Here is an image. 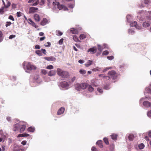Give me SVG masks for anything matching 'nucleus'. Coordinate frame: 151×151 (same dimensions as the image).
<instances>
[{"mask_svg":"<svg viewBox=\"0 0 151 151\" xmlns=\"http://www.w3.org/2000/svg\"><path fill=\"white\" fill-rule=\"evenodd\" d=\"M57 73L59 76L63 78H68L70 76L68 71L63 70L60 68L57 69Z\"/></svg>","mask_w":151,"mask_h":151,"instance_id":"1","label":"nucleus"},{"mask_svg":"<svg viewBox=\"0 0 151 151\" xmlns=\"http://www.w3.org/2000/svg\"><path fill=\"white\" fill-rule=\"evenodd\" d=\"M23 65L24 68L25 70L27 69L29 70H36L37 68L34 65L31 64L29 62H24Z\"/></svg>","mask_w":151,"mask_h":151,"instance_id":"2","label":"nucleus"},{"mask_svg":"<svg viewBox=\"0 0 151 151\" xmlns=\"http://www.w3.org/2000/svg\"><path fill=\"white\" fill-rule=\"evenodd\" d=\"M52 4L54 6H57L58 9L60 10L64 11L68 10V9L66 6L64 5L60 4L58 2L55 1V2H53Z\"/></svg>","mask_w":151,"mask_h":151,"instance_id":"3","label":"nucleus"},{"mask_svg":"<svg viewBox=\"0 0 151 151\" xmlns=\"http://www.w3.org/2000/svg\"><path fill=\"white\" fill-rule=\"evenodd\" d=\"M108 75L113 80L116 79L118 76L117 74L113 70L109 71L108 73Z\"/></svg>","mask_w":151,"mask_h":151,"instance_id":"4","label":"nucleus"},{"mask_svg":"<svg viewBox=\"0 0 151 151\" xmlns=\"http://www.w3.org/2000/svg\"><path fill=\"white\" fill-rule=\"evenodd\" d=\"M26 127L25 123L23 122H20V126L19 128L20 132L21 133L23 132L25 130Z\"/></svg>","mask_w":151,"mask_h":151,"instance_id":"5","label":"nucleus"},{"mask_svg":"<svg viewBox=\"0 0 151 151\" xmlns=\"http://www.w3.org/2000/svg\"><path fill=\"white\" fill-rule=\"evenodd\" d=\"M50 21L45 18H43L40 23V24L42 26H45L49 23Z\"/></svg>","mask_w":151,"mask_h":151,"instance_id":"6","label":"nucleus"},{"mask_svg":"<svg viewBox=\"0 0 151 151\" xmlns=\"http://www.w3.org/2000/svg\"><path fill=\"white\" fill-rule=\"evenodd\" d=\"M38 8L34 7H30L29 9V14H33L37 12Z\"/></svg>","mask_w":151,"mask_h":151,"instance_id":"7","label":"nucleus"},{"mask_svg":"<svg viewBox=\"0 0 151 151\" xmlns=\"http://www.w3.org/2000/svg\"><path fill=\"white\" fill-rule=\"evenodd\" d=\"M96 51V49L95 47H93L88 49V52H90L91 53L94 54Z\"/></svg>","mask_w":151,"mask_h":151,"instance_id":"8","label":"nucleus"},{"mask_svg":"<svg viewBox=\"0 0 151 151\" xmlns=\"http://www.w3.org/2000/svg\"><path fill=\"white\" fill-rule=\"evenodd\" d=\"M20 124V122L14 125L13 129V130L14 131H16L18 130V129H19Z\"/></svg>","mask_w":151,"mask_h":151,"instance_id":"9","label":"nucleus"},{"mask_svg":"<svg viewBox=\"0 0 151 151\" xmlns=\"http://www.w3.org/2000/svg\"><path fill=\"white\" fill-rule=\"evenodd\" d=\"M65 111V108L63 107H61L59 109L57 112V115H60L63 114Z\"/></svg>","mask_w":151,"mask_h":151,"instance_id":"10","label":"nucleus"},{"mask_svg":"<svg viewBox=\"0 0 151 151\" xmlns=\"http://www.w3.org/2000/svg\"><path fill=\"white\" fill-rule=\"evenodd\" d=\"M61 86L63 88H66L68 86V83L66 81H63L61 83Z\"/></svg>","mask_w":151,"mask_h":151,"instance_id":"11","label":"nucleus"},{"mask_svg":"<svg viewBox=\"0 0 151 151\" xmlns=\"http://www.w3.org/2000/svg\"><path fill=\"white\" fill-rule=\"evenodd\" d=\"M44 59L48 61H53L55 60V58L53 56L45 57Z\"/></svg>","mask_w":151,"mask_h":151,"instance_id":"12","label":"nucleus"},{"mask_svg":"<svg viewBox=\"0 0 151 151\" xmlns=\"http://www.w3.org/2000/svg\"><path fill=\"white\" fill-rule=\"evenodd\" d=\"M34 17L36 22H39L40 21V17L38 14H35L34 16Z\"/></svg>","mask_w":151,"mask_h":151,"instance_id":"13","label":"nucleus"},{"mask_svg":"<svg viewBox=\"0 0 151 151\" xmlns=\"http://www.w3.org/2000/svg\"><path fill=\"white\" fill-rule=\"evenodd\" d=\"M56 74V71L55 70H50L48 73V76H55Z\"/></svg>","mask_w":151,"mask_h":151,"instance_id":"14","label":"nucleus"},{"mask_svg":"<svg viewBox=\"0 0 151 151\" xmlns=\"http://www.w3.org/2000/svg\"><path fill=\"white\" fill-rule=\"evenodd\" d=\"M70 32L73 34H77L78 33V32L77 29L73 28L70 29Z\"/></svg>","mask_w":151,"mask_h":151,"instance_id":"15","label":"nucleus"},{"mask_svg":"<svg viewBox=\"0 0 151 151\" xmlns=\"http://www.w3.org/2000/svg\"><path fill=\"white\" fill-rule=\"evenodd\" d=\"M143 105L146 107H151V102H150L147 101H145L143 102Z\"/></svg>","mask_w":151,"mask_h":151,"instance_id":"16","label":"nucleus"},{"mask_svg":"<svg viewBox=\"0 0 151 151\" xmlns=\"http://www.w3.org/2000/svg\"><path fill=\"white\" fill-rule=\"evenodd\" d=\"M96 144L98 145L99 147L100 148H103V142L102 141L99 140L96 143Z\"/></svg>","mask_w":151,"mask_h":151,"instance_id":"17","label":"nucleus"},{"mask_svg":"<svg viewBox=\"0 0 151 151\" xmlns=\"http://www.w3.org/2000/svg\"><path fill=\"white\" fill-rule=\"evenodd\" d=\"M81 89H85L88 87V84L87 83H84L81 84Z\"/></svg>","mask_w":151,"mask_h":151,"instance_id":"18","label":"nucleus"},{"mask_svg":"<svg viewBox=\"0 0 151 151\" xmlns=\"http://www.w3.org/2000/svg\"><path fill=\"white\" fill-rule=\"evenodd\" d=\"M150 23L149 22L146 21L144 22L142 24L143 27H147L150 26Z\"/></svg>","mask_w":151,"mask_h":151,"instance_id":"19","label":"nucleus"},{"mask_svg":"<svg viewBox=\"0 0 151 151\" xmlns=\"http://www.w3.org/2000/svg\"><path fill=\"white\" fill-rule=\"evenodd\" d=\"M75 89L78 91H80L81 89V84L77 83L75 85Z\"/></svg>","mask_w":151,"mask_h":151,"instance_id":"20","label":"nucleus"},{"mask_svg":"<svg viewBox=\"0 0 151 151\" xmlns=\"http://www.w3.org/2000/svg\"><path fill=\"white\" fill-rule=\"evenodd\" d=\"M111 139L113 140H116L117 139L118 135L117 134H113L111 135Z\"/></svg>","mask_w":151,"mask_h":151,"instance_id":"21","label":"nucleus"},{"mask_svg":"<svg viewBox=\"0 0 151 151\" xmlns=\"http://www.w3.org/2000/svg\"><path fill=\"white\" fill-rule=\"evenodd\" d=\"M88 90L90 92H92L94 90V88L91 85L88 86Z\"/></svg>","mask_w":151,"mask_h":151,"instance_id":"22","label":"nucleus"},{"mask_svg":"<svg viewBox=\"0 0 151 151\" xmlns=\"http://www.w3.org/2000/svg\"><path fill=\"white\" fill-rule=\"evenodd\" d=\"M29 134L26 133H24L22 134H20L18 135V137H28L29 136Z\"/></svg>","mask_w":151,"mask_h":151,"instance_id":"23","label":"nucleus"},{"mask_svg":"<svg viewBox=\"0 0 151 151\" xmlns=\"http://www.w3.org/2000/svg\"><path fill=\"white\" fill-rule=\"evenodd\" d=\"M92 64V61L90 60H88V62L85 64V65L86 67H88L91 65Z\"/></svg>","mask_w":151,"mask_h":151,"instance_id":"24","label":"nucleus"},{"mask_svg":"<svg viewBox=\"0 0 151 151\" xmlns=\"http://www.w3.org/2000/svg\"><path fill=\"white\" fill-rule=\"evenodd\" d=\"M56 35L58 36H61L63 35V33L60 31L57 30L56 31Z\"/></svg>","mask_w":151,"mask_h":151,"instance_id":"25","label":"nucleus"},{"mask_svg":"<svg viewBox=\"0 0 151 151\" xmlns=\"http://www.w3.org/2000/svg\"><path fill=\"white\" fill-rule=\"evenodd\" d=\"M27 130L29 132H33L34 131L35 128L33 127H31L28 128Z\"/></svg>","mask_w":151,"mask_h":151,"instance_id":"26","label":"nucleus"},{"mask_svg":"<svg viewBox=\"0 0 151 151\" xmlns=\"http://www.w3.org/2000/svg\"><path fill=\"white\" fill-rule=\"evenodd\" d=\"M134 136L132 134H130L128 137V139L130 141L134 139Z\"/></svg>","mask_w":151,"mask_h":151,"instance_id":"27","label":"nucleus"},{"mask_svg":"<svg viewBox=\"0 0 151 151\" xmlns=\"http://www.w3.org/2000/svg\"><path fill=\"white\" fill-rule=\"evenodd\" d=\"M35 52L37 55L39 56H41L42 55V50H36Z\"/></svg>","mask_w":151,"mask_h":151,"instance_id":"28","label":"nucleus"},{"mask_svg":"<svg viewBox=\"0 0 151 151\" xmlns=\"http://www.w3.org/2000/svg\"><path fill=\"white\" fill-rule=\"evenodd\" d=\"M103 140L104 141L105 143L107 145L109 144V142L108 138L106 137H104L103 139Z\"/></svg>","mask_w":151,"mask_h":151,"instance_id":"29","label":"nucleus"},{"mask_svg":"<svg viewBox=\"0 0 151 151\" xmlns=\"http://www.w3.org/2000/svg\"><path fill=\"white\" fill-rule=\"evenodd\" d=\"M86 37V35L83 34L81 35L79 37V38L80 40H83Z\"/></svg>","mask_w":151,"mask_h":151,"instance_id":"30","label":"nucleus"},{"mask_svg":"<svg viewBox=\"0 0 151 151\" xmlns=\"http://www.w3.org/2000/svg\"><path fill=\"white\" fill-rule=\"evenodd\" d=\"M138 147L140 149H142L144 147L145 145L144 144L142 143L139 145Z\"/></svg>","mask_w":151,"mask_h":151,"instance_id":"31","label":"nucleus"},{"mask_svg":"<svg viewBox=\"0 0 151 151\" xmlns=\"http://www.w3.org/2000/svg\"><path fill=\"white\" fill-rule=\"evenodd\" d=\"M73 39L75 42H78L79 40L78 37L76 35L73 36Z\"/></svg>","mask_w":151,"mask_h":151,"instance_id":"32","label":"nucleus"},{"mask_svg":"<svg viewBox=\"0 0 151 151\" xmlns=\"http://www.w3.org/2000/svg\"><path fill=\"white\" fill-rule=\"evenodd\" d=\"M35 3L32 5V6H36L40 3V1L39 0H35Z\"/></svg>","mask_w":151,"mask_h":151,"instance_id":"33","label":"nucleus"},{"mask_svg":"<svg viewBox=\"0 0 151 151\" xmlns=\"http://www.w3.org/2000/svg\"><path fill=\"white\" fill-rule=\"evenodd\" d=\"M4 7H2L0 9V14H4Z\"/></svg>","mask_w":151,"mask_h":151,"instance_id":"34","label":"nucleus"},{"mask_svg":"<svg viewBox=\"0 0 151 151\" xmlns=\"http://www.w3.org/2000/svg\"><path fill=\"white\" fill-rule=\"evenodd\" d=\"M91 84L93 86L96 87V86H98V85H96V84H95V81L94 80H92L91 81Z\"/></svg>","mask_w":151,"mask_h":151,"instance_id":"35","label":"nucleus"},{"mask_svg":"<svg viewBox=\"0 0 151 151\" xmlns=\"http://www.w3.org/2000/svg\"><path fill=\"white\" fill-rule=\"evenodd\" d=\"M79 72L80 73L82 74H85L86 73V71L84 70H79Z\"/></svg>","mask_w":151,"mask_h":151,"instance_id":"36","label":"nucleus"},{"mask_svg":"<svg viewBox=\"0 0 151 151\" xmlns=\"http://www.w3.org/2000/svg\"><path fill=\"white\" fill-rule=\"evenodd\" d=\"M11 5V3L10 2L7 1V4L6 5H5V7L6 8H8Z\"/></svg>","mask_w":151,"mask_h":151,"instance_id":"37","label":"nucleus"},{"mask_svg":"<svg viewBox=\"0 0 151 151\" xmlns=\"http://www.w3.org/2000/svg\"><path fill=\"white\" fill-rule=\"evenodd\" d=\"M144 2L145 4H148L151 3L150 1L149 0H144Z\"/></svg>","mask_w":151,"mask_h":151,"instance_id":"38","label":"nucleus"},{"mask_svg":"<svg viewBox=\"0 0 151 151\" xmlns=\"http://www.w3.org/2000/svg\"><path fill=\"white\" fill-rule=\"evenodd\" d=\"M98 50L100 52H101L103 49V47H102L101 46L99 45H98Z\"/></svg>","mask_w":151,"mask_h":151,"instance_id":"39","label":"nucleus"},{"mask_svg":"<svg viewBox=\"0 0 151 151\" xmlns=\"http://www.w3.org/2000/svg\"><path fill=\"white\" fill-rule=\"evenodd\" d=\"M42 73L44 75H46L47 73V71L45 69H42L41 70Z\"/></svg>","mask_w":151,"mask_h":151,"instance_id":"40","label":"nucleus"},{"mask_svg":"<svg viewBox=\"0 0 151 151\" xmlns=\"http://www.w3.org/2000/svg\"><path fill=\"white\" fill-rule=\"evenodd\" d=\"M109 52L108 50H105L102 53V55H106L109 54Z\"/></svg>","mask_w":151,"mask_h":151,"instance_id":"41","label":"nucleus"},{"mask_svg":"<svg viewBox=\"0 0 151 151\" xmlns=\"http://www.w3.org/2000/svg\"><path fill=\"white\" fill-rule=\"evenodd\" d=\"M46 68L48 69H52L53 68V66L52 65H50L47 66Z\"/></svg>","mask_w":151,"mask_h":151,"instance_id":"42","label":"nucleus"},{"mask_svg":"<svg viewBox=\"0 0 151 151\" xmlns=\"http://www.w3.org/2000/svg\"><path fill=\"white\" fill-rule=\"evenodd\" d=\"M111 68H112L111 67H106V68L105 69H104L103 70V72H105L107 70L109 69H111Z\"/></svg>","mask_w":151,"mask_h":151,"instance_id":"43","label":"nucleus"},{"mask_svg":"<svg viewBox=\"0 0 151 151\" xmlns=\"http://www.w3.org/2000/svg\"><path fill=\"white\" fill-rule=\"evenodd\" d=\"M12 24V23L10 22H7L6 24L5 25L6 27H7L9 26H10Z\"/></svg>","mask_w":151,"mask_h":151,"instance_id":"44","label":"nucleus"},{"mask_svg":"<svg viewBox=\"0 0 151 151\" xmlns=\"http://www.w3.org/2000/svg\"><path fill=\"white\" fill-rule=\"evenodd\" d=\"M3 35V34L1 31H0V42H1L2 40V36Z\"/></svg>","mask_w":151,"mask_h":151,"instance_id":"45","label":"nucleus"},{"mask_svg":"<svg viewBox=\"0 0 151 151\" xmlns=\"http://www.w3.org/2000/svg\"><path fill=\"white\" fill-rule=\"evenodd\" d=\"M45 0H41L40 1V5H43L45 3Z\"/></svg>","mask_w":151,"mask_h":151,"instance_id":"46","label":"nucleus"},{"mask_svg":"<svg viewBox=\"0 0 151 151\" xmlns=\"http://www.w3.org/2000/svg\"><path fill=\"white\" fill-rule=\"evenodd\" d=\"M63 40L64 39L63 38H62L61 39H60V40L58 42L59 44L60 45H62L63 44Z\"/></svg>","mask_w":151,"mask_h":151,"instance_id":"47","label":"nucleus"},{"mask_svg":"<svg viewBox=\"0 0 151 151\" xmlns=\"http://www.w3.org/2000/svg\"><path fill=\"white\" fill-rule=\"evenodd\" d=\"M114 57L113 56H107V59L110 60H111L114 59Z\"/></svg>","mask_w":151,"mask_h":151,"instance_id":"48","label":"nucleus"},{"mask_svg":"<svg viewBox=\"0 0 151 151\" xmlns=\"http://www.w3.org/2000/svg\"><path fill=\"white\" fill-rule=\"evenodd\" d=\"M30 24L33 27H35L36 28H37V26H36L35 23L33 22L32 23H30Z\"/></svg>","mask_w":151,"mask_h":151,"instance_id":"49","label":"nucleus"},{"mask_svg":"<svg viewBox=\"0 0 151 151\" xmlns=\"http://www.w3.org/2000/svg\"><path fill=\"white\" fill-rule=\"evenodd\" d=\"M91 150L92 151H99L95 147H93L91 148Z\"/></svg>","mask_w":151,"mask_h":151,"instance_id":"50","label":"nucleus"},{"mask_svg":"<svg viewBox=\"0 0 151 151\" xmlns=\"http://www.w3.org/2000/svg\"><path fill=\"white\" fill-rule=\"evenodd\" d=\"M15 37H16L15 35H12L9 36V39H12L13 38Z\"/></svg>","mask_w":151,"mask_h":151,"instance_id":"51","label":"nucleus"},{"mask_svg":"<svg viewBox=\"0 0 151 151\" xmlns=\"http://www.w3.org/2000/svg\"><path fill=\"white\" fill-rule=\"evenodd\" d=\"M9 19H10L12 20V21H14V19L13 16L12 15H10L9 16Z\"/></svg>","mask_w":151,"mask_h":151,"instance_id":"52","label":"nucleus"},{"mask_svg":"<svg viewBox=\"0 0 151 151\" xmlns=\"http://www.w3.org/2000/svg\"><path fill=\"white\" fill-rule=\"evenodd\" d=\"M132 24V26H134L135 27H136L137 26V22L136 21L134 22Z\"/></svg>","mask_w":151,"mask_h":151,"instance_id":"53","label":"nucleus"},{"mask_svg":"<svg viewBox=\"0 0 151 151\" xmlns=\"http://www.w3.org/2000/svg\"><path fill=\"white\" fill-rule=\"evenodd\" d=\"M97 91L101 93H102L103 92L102 89L99 88H97Z\"/></svg>","mask_w":151,"mask_h":151,"instance_id":"54","label":"nucleus"},{"mask_svg":"<svg viewBox=\"0 0 151 151\" xmlns=\"http://www.w3.org/2000/svg\"><path fill=\"white\" fill-rule=\"evenodd\" d=\"M147 114L148 116L149 117H151V110L147 113Z\"/></svg>","mask_w":151,"mask_h":151,"instance_id":"55","label":"nucleus"},{"mask_svg":"<svg viewBox=\"0 0 151 151\" xmlns=\"http://www.w3.org/2000/svg\"><path fill=\"white\" fill-rule=\"evenodd\" d=\"M51 45V44L50 42H47L46 44L45 45L46 47H49Z\"/></svg>","mask_w":151,"mask_h":151,"instance_id":"56","label":"nucleus"},{"mask_svg":"<svg viewBox=\"0 0 151 151\" xmlns=\"http://www.w3.org/2000/svg\"><path fill=\"white\" fill-rule=\"evenodd\" d=\"M17 16L18 17H19L21 16V13L20 12H17Z\"/></svg>","mask_w":151,"mask_h":151,"instance_id":"57","label":"nucleus"},{"mask_svg":"<svg viewBox=\"0 0 151 151\" xmlns=\"http://www.w3.org/2000/svg\"><path fill=\"white\" fill-rule=\"evenodd\" d=\"M41 50H42V52L43 53L45 54H46V51L45 49H41Z\"/></svg>","mask_w":151,"mask_h":151,"instance_id":"58","label":"nucleus"},{"mask_svg":"<svg viewBox=\"0 0 151 151\" xmlns=\"http://www.w3.org/2000/svg\"><path fill=\"white\" fill-rule=\"evenodd\" d=\"M1 147L2 148V151H5V148L6 147L4 145H3L1 146Z\"/></svg>","mask_w":151,"mask_h":151,"instance_id":"59","label":"nucleus"},{"mask_svg":"<svg viewBox=\"0 0 151 151\" xmlns=\"http://www.w3.org/2000/svg\"><path fill=\"white\" fill-rule=\"evenodd\" d=\"M40 46L38 45H37L35 46V49H40Z\"/></svg>","mask_w":151,"mask_h":151,"instance_id":"60","label":"nucleus"},{"mask_svg":"<svg viewBox=\"0 0 151 151\" xmlns=\"http://www.w3.org/2000/svg\"><path fill=\"white\" fill-rule=\"evenodd\" d=\"M99 77H102L103 78H104L105 76H104L103 74H100L99 75Z\"/></svg>","mask_w":151,"mask_h":151,"instance_id":"61","label":"nucleus"},{"mask_svg":"<svg viewBox=\"0 0 151 151\" xmlns=\"http://www.w3.org/2000/svg\"><path fill=\"white\" fill-rule=\"evenodd\" d=\"M5 137V136H4L3 137H0V142H2L3 140H4L3 142H4Z\"/></svg>","mask_w":151,"mask_h":151,"instance_id":"62","label":"nucleus"},{"mask_svg":"<svg viewBox=\"0 0 151 151\" xmlns=\"http://www.w3.org/2000/svg\"><path fill=\"white\" fill-rule=\"evenodd\" d=\"M26 141H23L21 143L23 145H25L26 144Z\"/></svg>","mask_w":151,"mask_h":151,"instance_id":"63","label":"nucleus"},{"mask_svg":"<svg viewBox=\"0 0 151 151\" xmlns=\"http://www.w3.org/2000/svg\"><path fill=\"white\" fill-rule=\"evenodd\" d=\"M148 135L151 138V131H150L148 132Z\"/></svg>","mask_w":151,"mask_h":151,"instance_id":"64","label":"nucleus"}]
</instances>
